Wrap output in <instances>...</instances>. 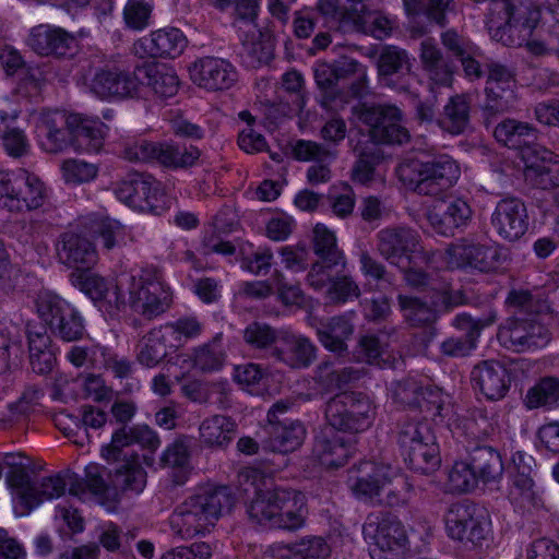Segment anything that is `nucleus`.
I'll return each mask as SVG.
<instances>
[{"mask_svg": "<svg viewBox=\"0 0 559 559\" xmlns=\"http://www.w3.org/2000/svg\"><path fill=\"white\" fill-rule=\"evenodd\" d=\"M447 253L456 266H469L480 272H491L499 267L501 254L498 248L462 239L448 247Z\"/></svg>", "mask_w": 559, "mask_h": 559, "instance_id": "bb28decb", "label": "nucleus"}, {"mask_svg": "<svg viewBox=\"0 0 559 559\" xmlns=\"http://www.w3.org/2000/svg\"><path fill=\"white\" fill-rule=\"evenodd\" d=\"M397 301L404 319L413 326L430 324L437 318L436 311L420 298L399 295Z\"/></svg>", "mask_w": 559, "mask_h": 559, "instance_id": "603ef678", "label": "nucleus"}, {"mask_svg": "<svg viewBox=\"0 0 559 559\" xmlns=\"http://www.w3.org/2000/svg\"><path fill=\"white\" fill-rule=\"evenodd\" d=\"M376 248L378 253L390 264L401 266L420 260V263L429 265L435 257L433 251H427L421 246L419 233L407 225H394L380 229L376 235Z\"/></svg>", "mask_w": 559, "mask_h": 559, "instance_id": "0eeeda50", "label": "nucleus"}, {"mask_svg": "<svg viewBox=\"0 0 559 559\" xmlns=\"http://www.w3.org/2000/svg\"><path fill=\"white\" fill-rule=\"evenodd\" d=\"M362 534L370 543L372 559H402L407 550L408 537L395 515L371 512L366 518Z\"/></svg>", "mask_w": 559, "mask_h": 559, "instance_id": "6e6552de", "label": "nucleus"}, {"mask_svg": "<svg viewBox=\"0 0 559 559\" xmlns=\"http://www.w3.org/2000/svg\"><path fill=\"white\" fill-rule=\"evenodd\" d=\"M10 481L16 487L15 511L27 514L44 501L57 499L64 495L67 481L60 474L41 477L32 481L28 472L19 471L10 476Z\"/></svg>", "mask_w": 559, "mask_h": 559, "instance_id": "4468645a", "label": "nucleus"}, {"mask_svg": "<svg viewBox=\"0 0 559 559\" xmlns=\"http://www.w3.org/2000/svg\"><path fill=\"white\" fill-rule=\"evenodd\" d=\"M437 122L441 130L451 135L463 134L471 123V97L466 94L451 96Z\"/></svg>", "mask_w": 559, "mask_h": 559, "instance_id": "e433bc0d", "label": "nucleus"}, {"mask_svg": "<svg viewBox=\"0 0 559 559\" xmlns=\"http://www.w3.org/2000/svg\"><path fill=\"white\" fill-rule=\"evenodd\" d=\"M394 480L401 483L403 488L408 487L405 480L396 478L391 466L382 463L360 462L349 472V487L354 496L369 501L378 499Z\"/></svg>", "mask_w": 559, "mask_h": 559, "instance_id": "a211bd4d", "label": "nucleus"}, {"mask_svg": "<svg viewBox=\"0 0 559 559\" xmlns=\"http://www.w3.org/2000/svg\"><path fill=\"white\" fill-rule=\"evenodd\" d=\"M466 437L475 440L486 439L497 431V424L484 408L468 411L461 420Z\"/></svg>", "mask_w": 559, "mask_h": 559, "instance_id": "864d4df0", "label": "nucleus"}, {"mask_svg": "<svg viewBox=\"0 0 559 559\" xmlns=\"http://www.w3.org/2000/svg\"><path fill=\"white\" fill-rule=\"evenodd\" d=\"M312 249L318 260H324L328 263H345V257L337 246L335 234L324 224L318 223L313 228Z\"/></svg>", "mask_w": 559, "mask_h": 559, "instance_id": "a18cd8bd", "label": "nucleus"}, {"mask_svg": "<svg viewBox=\"0 0 559 559\" xmlns=\"http://www.w3.org/2000/svg\"><path fill=\"white\" fill-rule=\"evenodd\" d=\"M41 147L48 153L61 152L70 136V114L63 111L43 112L37 122Z\"/></svg>", "mask_w": 559, "mask_h": 559, "instance_id": "2f4dec72", "label": "nucleus"}, {"mask_svg": "<svg viewBox=\"0 0 559 559\" xmlns=\"http://www.w3.org/2000/svg\"><path fill=\"white\" fill-rule=\"evenodd\" d=\"M36 306L39 317L56 337L63 342H76L84 336L82 316L64 299L51 293H41Z\"/></svg>", "mask_w": 559, "mask_h": 559, "instance_id": "f8f14e48", "label": "nucleus"}, {"mask_svg": "<svg viewBox=\"0 0 559 559\" xmlns=\"http://www.w3.org/2000/svg\"><path fill=\"white\" fill-rule=\"evenodd\" d=\"M540 21V9L536 0H502L496 8L488 9L489 31L514 27L531 35Z\"/></svg>", "mask_w": 559, "mask_h": 559, "instance_id": "f3484780", "label": "nucleus"}, {"mask_svg": "<svg viewBox=\"0 0 559 559\" xmlns=\"http://www.w3.org/2000/svg\"><path fill=\"white\" fill-rule=\"evenodd\" d=\"M57 255L61 263L76 270H90L97 261L93 243L74 233H63L57 242Z\"/></svg>", "mask_w": 559, "mask_h": 559, "instance_id": "7c9ffc66", "label": "nucleus"}, {"mask_svg": "<svg viewBox=\"0 0 559 559\" xmlns=\"http://www.w3.org/2000/svg\"><path fill=\"white\" fill-rule=\"evenodd\" d=\"M63 179L68 183H83L93 180L98 173L97 165L80 159H67L61 166Z\"/></svg>", "mask_w": 559, "mask_h": 559, "instance_id": "e2e57ef3", "label": "nucleus"}, {"mask_svg": "<svg viewBox=\"0 0 559 559\" xmlns=\"http://www.w3.org/2000/svg\"><path fill=\"white\" fill-rule=\"evenodd\" d=\"M355 326L352 313L332 317L317 328V336L322 346L337 357L348 354L347 341L352 337Z\"/></svg>", "mask_w": 559, "mask_h": 559, "instance_id": "473e14b6", "label": "nucleus"}, {"mask_svg": "<svg viewBox=\"0 0 559 559\" xmlns=\"http://www.w3.org/2000/svg\"><path fill=\"white\" fill-rule=\"evenodd\" d=\"M294 156L298 160L313 162L308 168L307 179L311 185H319L330 181V164L336 158V150L313 141L299 140L293 148Z\"/></svg>", "mask_w": 559, "mask_h": 559, "instance_id": "c85d7f7f", "label": "nucleus"}, {"mask_svg": "<svg viewBox=\"0 0 559 559\" xmlns=\"http://www.w3.org/2000/svg\"><path fill=\"white\" fill-rule=\"evenodd\" d=\"M90 88L103 99L132 97L139 88L138 67L133 71L116 64L99 68L91 81Z\"/></svg>", "mask_w": 559, "mask_h": 559, "instance_id": "412c9836", "label": "nucleus"}, {"mask_svg": "<svg viewBox=\"0 0 559 559\" xmlns=\"http://www.w3.org/2000/svg\"><path fill=\"white\" fill-rule=\"evenodd\" d=\"M170 342V349L177 350L189 340L201 335L202 323L195 317H182L160 325Z\"/></svg>", "mask_w": 559, "mask_h": 559, "instance_id": "49530a36", "label": "nucleus"}, {"mask_svg": "<svg viewBox=\"0 0 559 559\" xmlns=\"http://www.w3.org/2000/svg\"><path fill=\"white\" fill-rule=\"evenodd\" d=\"M326 295L330 301L344 304L349 298H357L360 295V288L350 276L342 275L332 278Z\"/></svg>", "mask_w": 559, "mask_h": 559, "instance_id": "774afa93", "label": "nucleus"}, {"mask_svg": "<svg viewBox=\"0 0 559 559\" xmlns=\"http://www.w3.org/2000/svg\"><path fill=\"white\" fill-rule=\"evenodd\" d=\"M107 130V126L99 119L70 114V141L79 152H99L104 145Z\"/></svg>", "mask_w": 559, "mask_h": 559, "instance_id": "c756f323", "label": "nucleus"}, {"mask_svg": "<svg viewBox=\"0 0 559 559\" xmlns=\"http://www.w3.org/2000/svg\"><path fill=\"white\" fill-rule=\"evenodd\" d=\"M247 513L261 526L295 531L305 523L306 497L294 489H260L249 502Z\"/></svg>", "mask_w": 559, "mask_h": 559, "instance_id": "20e7f679", "label": "nucleus"}, {"mask_svg": "<svg viewBox=\"0 0 559 559\" xmlns=\"http://www.w3.org/2000/svg\"><path fill=\"white\" fill-rule=\"evenodd\" d=\"M282 331L265 322L253 321L245 328L243 341L250 348L272 359V350L277 346Z\"/></svg>", "mask_w": 559, "mask_h": 559, "instance_id": "c03bdc74", "label": "nucleus"}, {"mask_svg": "<svg viewBox=\"0 0 559 559\" xmlns=\"http://www.w3.org/2000/svg\"><path fill=\"white\" fill-rule=\"evenodd\" d=\"M91 228L102 239L104 247L108 250L116 246L126 245L127 229L116 219L108 217L97 218L93 222Z\"/></svg>", "mask_w": 559, "mask_h": 559, "instance_id": "4d7b16f0", "label": "nucleus"}, {"mask_svg": "<svg viewBox=\"0 0 559 559\" xmlns=\"http://www.w3.org/2000/svg\"><path fill=\"white\" fill-rule=\"evenodd\" d=\"M498 340L503 347L524 353L545 347L551 340V333L536 318L511 317L499 329Z\"/></svg>", "mask_w": 559, "mask_h": 559, "instance_id": "dca6fc26", "label": "nucleus"}, {"mask_svg": "<svg viewBox=\"0 0 559 559\" xmlns=\"http://www.w3.org/2000/svg\"><path fill=\"white\" fill-rule=\"evenodd\" d=\"M476 512V507L468 501L452 503L444 515L448 535L461 542L481 543L486 538L487 530Z\"/></svg>", "mask_w": 559, "mask_h": 559, "instance_id": "4be33fe9", "label": "nucleus"}, {"mask_svg": "<svg viewBox=\"0 0 559 559\" xmlns=\"http://www.w3.org/2000/svg\"><path fill=\"white\" fill-rule=\"evenodd\" d=\"M192 82L207 91L230 88L238 79L235 67L227 60L215 57H203L189 67Z\"/></svg>", "mask_w": 559, "mask_h": 559, "instance_id": "5701e85b", "label": "nucleus"}, {"mask_svg": "<svg viewBox=\"0 0 559 559\" xmlns=\"http://www.w3.org/2000/svg\"><path fill=\"white\" fill-rule=\"evenodd\" d=\"M41 395L43 392L37 386H26L16 402L8 404L4 411H0V421L11 424L26 417Z\"/></svg>", "mask_w": 559, "mask_h": 559, "instance_id": "5fc2aeb1", "label": "nucleus"}, {"mask_svg": "<svg viewBox=\"0 0 559 559\" xmlns=\"http://www.w3.org/2000/svg\"><path fill=\"white\" fill-rule=\"evenodd\" d=\"M116 195L120 201L140 212L159 214L165 205L160 182L144 173L129 174L119 182Z\"/></svg>", "mask_w": 559, "mask_h": 559, "instance_id": "2eb2a0df", "label": "nucleus"}, {"mask_svg": "<svg viewBox=\"0 0 559 559\" xmlns=\"http://www.w3.org/2000/svg\"><path fill=\"white\" fill-rule=\"evenodd\" d=\"M317 346L305 335L282 331L272 359L290 369H306L317 359Z\"/></svg>", "mask_w": 559, "mask_h": 559, "instance_id": "a878e982", "label": "nucleus"}, {"mask_svg": "<svg viewBox=\"0 0 559 559\" xmlns=\"http://www.w3.org/2000/svg\"><path fill=\"white\" fill-rule=\"evenodd\" d=\"M115 486L122 490L141 492L146 484V473L136 462H127L115 473Z\"/></svg>", "mask_w": 559, "mask_h": 559, "instance_id": "13d9d810", "label": "nucleus"}, {"mask_svg": "<svg viewBox=\"0 0 559 559\" xmlns=\"http://www.w3.org/2000/svg\"><path fill=\"white\" fill-rule=\"evenodd\" d=\"M27 44L39 56L59 59L73 57L78 47L73 34L43 24L32 28Z\"/></svg>", "mask_w": 559, "mask_h": 559, "instance_id": "b1692460", "label": "nucleus"}, {"mask_svg": "<svg viewBox=\"0 0 559 559\" xmlns=\"http://www.w3.org/2000/svg\"><path fill=\"white\" fill-rule=\"evenodd\" d=\"M112 307L121 310L127 305L146 320H153L165 313L173 305V293L165 283L163 271L155 265L143 267L139 276L122 273L118 276Z\"/></svg>", "mask_w": 559, "mask_h": 559, "instance_id": "f03ea898", "label": "nucleus"}, {"mask_svg": "<svg viewBox=\"0 0 559 559\" xmlns=\"http://www.w3.org/2000/svg\"><path fill=\"white\" fill-rule=\"evenodd\" d=\"M448 481L452 491L463 493L475 489L479 479L466 459V461H456L453 464L448 475Z\"/></svg>", "mask_w": 559, "mask_h": 559, "instance_id": "052dcab7", "label": "nucleus"}, {"mask_svg": "<svg viewBox=\"0 0 559 559\" xmlns=\"http://www.w3.org/2000/svg\"><path fill=\"white\" fill-rule=\"evenodd\" d=\"M152 5L144 0H128L123 9L126 25L134 31H142L150 24Z\"/></svg>", "mask_w": 559, "mask_h": 559, "instance_id": "0e129e2a", "label": "nucleus"}, {"mask_svg": "<svg viewBox=\"0 0 559 559\" xmlns=\"http://www.w3.org/2000/svg\"><path fill=\"white\" fill-rule=\"evenodd\" d=\"M495 139L504 146L520 151L525 169L540 178L544 189L559 186L558 155L536 143L538 131L527 122L504 119L493 128Z\"/></svg>", "mask_w": 559, "mask_h": 559, "instance_id": "7ed1b4c3", "label": "nucleus"}, {"mask_svg": "<svg viewBox=\"0 0 559 559\" xmlns=\"http://www.w3.org/2000/svg\"><path fill=\"white\" fill-rule=\"evenodd\" d=\"M139 85L146 84L160 98H169L179 90V78L167 64L143 63L138 66Z\"/></svg>", "mask_w": 559, "mask_h": 559, "instance_id": "c9c22d12", "label": "nucleus"}, {"mask_svg": "<svg viewBox=\"0 0 559 559\" xmlns=\"http://www.w3.org/2000/svg\"><path fill=\"white\" fill-rule=\"evenodd\" d=\"M236 501L228 486L207 485L187 497L171 512V532L182 538L204 536L216 525L224 512H229Z\"/></svg>", "mask_w": 559, "mask_h": 559, "instance_id": "f257e3e1", "label": "nucleus"}, {"mask_svg": "<svg viewBox=\"0 0 559 559\" xmlns=\"http://www.w3.org/2000/svg\"><path fill=\"white\" fill-rule=\"evenodd\" d=\"M312 452L322 466L334 468L347 462L349 447L337 430L328 427L316 437Z\"/></svg>", "mask_w": 559, "mask_h": 559, "instance_id": "f704fd0d", "label": "nucleus"}, {"mask_svg": "<svg viewBox=\"0 0 559 559\" xmlns=\"http://www.w3.org/2000/svg\"><path fill=\"white\" fill-rule=\"evenodd\" d=\"M47 198L45 183L26 169L0 171V203L10 212L40 207Z\"/></svg>", "mask_w": 559, "mask_h": 559, "instance_id": "9d476101", "label": "nucleus"}, {"mask_svg": "<svg viewBox=\"0 0 559 559\" xmlns=\"http://www.w3.org/2000/svg\"><path fill=\"white\" fill-rule=\"evenodd\" d=\"M472 383L490 401L503 399L511 385L508 369L495 359L483 360L471 372Z\"/></svg>", "mask_w": 559, "mask_h": 559, "instance_id": "cd10ccee", "label": "nucleus"}, {"mask_svg": "<svg viewBox=\"0 0 559 559\" xmlns=\"http://www.w3.org/2000/svg\"><path fill=\"white\" fill-rule=\"evenodd\" d=\"M467 459L479 481L484 484L496 483L503 475L501 454L493 447L476 445L468 451Z\"/></svg>", "mask_w": 559, "mask_h": 559, "instance_id": "4c0bfd02", "label": "nucleus"}, {"mask_svg": "<svg viewBox=\"0 0 559 559\" xmlns=\"http://www.w3.org/2000/svg\"><path fill=\"white\" fill-rule=\"evenodd\" d=\"M188 45L185 34L176 27H166L152 32L133 45L135 55L140 58L175 59Z\"/></svg>", "mask_w": 559, "mask_h": 559, "instance_id": "393cba45", "label": "nucleus"}, {"mask_svg": "<svg viewBox=\"0 0 559 559\" xmlns=\"http://www.w3.org/2000/svg\"><path fill=\"white\" fill-rule=\"evenodd\" d=\"M107 415L102 409L94 406H84L82 414V423L84 427H79L76 431L64 429L63 432L69 438H74L73 442L79 445H84L88 439L86 427L100 428L105 425Z\"/></svg>", "mask_w": 559, "mask_h": 559, "instance_id": "680f3d73", "label": "nucleus"}, {"mask_svg": "<svg viewBox=\"0 0 559 559\" xmlns=\"http://www.w3.org/2000/svg\"><path fill=\"white\" fill-rule=\"evenodd\" d=\"M457 163L448 154L435 155L427 160L406 159L397 167V175L411 191L437 197L455 185L460 178Z\"/></svg>", "mask_w": 559, "mask_h": 559, "instance_id": "39448f33", "label": "nucleus"}, {"mask_svg": "<svg viewBox=\"0 0 559 559\" xmlns=\"http://www.w3.org/2000/svg\"><path fill=\"white\" fill-rule=\"evenodd\" d=\"M332 364L329 361L321 362L316 370V379L318 382L328 386H335L342 389L346 385L353 384L365 377V368L358 367H343L337 370H332Z\"/></svg>", "mask_w": 559, "mask_h": 559, "instance_id": "de8ad7c7", "label": "nucleus"}, {"mask_svg": "<svg viewBox=\"0 0 559 559\" xmlns=\"http://www.w3.org/2000/svg\"><path fill=\"white\" fill-rule=\"evenodd\" d=\"M473 211L462 198H447L436 201L426 212L429 226L439 235L453 237L471 222Z\"/></svg>", "mask_w": 559, "mask_h": 559, "instance_id": "6ab92c4d", "label": "nucleus"}, {"mask_svg": "<svg viewBox=\"0 0 559 559\" xmlns=\"http://www.w3.org/2000/svg\"><path fill=\"white\" fill-rule=\"evenodd\" d=\"M324 414L331 428L358 433L371 427L376 419V407L362 393L342 392L328 401Z\"/></svg>", "mask_w": 559, "mask_h": 559, "instance_id": "1a4fd4ad", "label": "nucleus"}, {"mask_svg": "<svg viewBox=\"0 0 559 559\" xmlns=\"http://www.w3.org/2000/svg\"><path fill=\"white\" fill-rule=\"evenodd\" d=\"M286 550V556L290 559H325L330 555V547L321 537H310L289 544Z\"/></svg>", "mask_w": 559, "mask_h": 559, "instance_id": "bf43d9fd", "label": "nucleus"}, {"mask_svg": "<svg viewBox=\"0 0 559 559\" xmlns=\"http://www.w3.org/2000/svg\"><path fill=\"white\" fill-rule=\"evenodd\" d=\"M266 447L278 453H288L298 449L304 442L306 430L300 421H289L286 426L267 428Z\"/></svg>", "mask_w": 559, "mask_h": 559, "instance_id": "a19ab883", "label": "nucleus"}, {"mask_svg": "<svg viewBox=\"0 0 559 559\" xmlns=\"http://www.w3.org/2000/svg\"><path fill=\"white\" fill-rule=\"evenodd\" d=\"M493 319H473L466 313L456 316L454 325L464 333L461 336H452L441 344V352L451 357L467 355L476 346V340L481 329L490 325Z\"/></svg>", "mask_w": 559, "mask_h": 559, "instance_id": "72a5a7b5", "label": "nucleus"}, {"mask_svg": "<svg viewBox=\"0 0 559 559\" xmlns=\"http://www.w3.org/2000/svg\"><path fill=\"white\" fill-rule=\"evenodd\" d=\"M559 401V379L555 377L542 378L532 386L524 399L528 409L556 405Z\"/></svg>", "mask_w": 559, "mask_h": 559, "instance_id": "8fccbe9b", "label": "nucleus"}, {"mask_svg": "<svg viewBox=\"0 0 559 559\" xmlns=\"http://www.w3.org/2000/svg\"><path fill=\"white\" fill-rule=\"evenodd\" d=\"M358 119L368 128L373 143L402 145L409 141V132L403 124V111L392 104H364Z\"/></svg>", "mask_w": 559, "mask_h": 559, "instance_id": "9b49d317", "label": "nucleus"}, {"mask_svg": "<svg viewBox=\"0 0 559 559\" xmlns=\"http://www.w3.org/2000/svg\"><path fill=\"white\" fill-rule=\"evenodd\" d=\"M200 442L206 448H225L237 435V424L228 416L213 415L199 428Z\"/></svg>", "mask_w": 559, "mask_h": 559, "instance_id": "58836bf2", "label": "nucleus"}, {"mask_svg": "<svg viewBox=\"0 0 559 559\" xmlns=\"http://www.w3.org/2000/svg\"><path fill=\"white\" fill-rule=\"evenodd\" d=\"M200 155L199 148L193 145L180 147L174 144L159 143L157 163L169 168H187L193 166Z\"/></svg>", "mask_w": 559, "mask_h": 559, "instance_id": "09e8293b", "label": "nucleus"}, {"mask_svg": "<svg viewBox=\"0 0 559 559\" xmlns=\"http://www.w3.org/2000/svg\"><path fill=\"white\" fill-rule=\"evenodd\" d=\"M170 342L163 328L151 329L138 343L136 360L147 368L158 366L168 355Z\"/></svg>", "mask_w": 559, "mask_h": 559, "instance_id": "ea45409f", "label": "nucleus"}, {"mask_svg": "<svg viewBox=\"0 0 559 559\" xmlns=\"http://www.w3.org/2000/svg\"><path fill=\"white\" fill-rule=\"evenodd\" d=\"M79 286L93 301L100 302V307H104L108 313L118 311L109 302V299H114L112 293L115 288L110 290V286L105 278L96 274H85L80 276Z\"/></svg>", "mask_w": 559, "mask_h": 559, "instance_id": "6e6d98bb", "label": "nucleus"}, {"mask_svg": "<svg viewBox=\"0 0 559 559\" xmlns=\"http://www.w3.org/2000/svg\"><path fill=\"white\" fill-rule=\"evenodd\" d=\"M506 302L512 310V317L536 318V316L550 311L548 300L543 298L539 292L533 294L526 289H512L509 292Z\"/></svg>", "mask_w": 559, "mask_h": 559, "instance_id": "37998d69", "label": "nucleus"}, {"mask_svg": "<svg viewBox=\"0 0 559 559\" xmlns=\"http://www.w3.org/2000/svg\"><path fill=\"white\" fill-rule=\"evenodd\" d=\"M485 69L487 80L483 117L485 126L489 128L496 116L509 110L513 106L516 99L514 93L516 80L514 70L498 61H487Z\"/></svg>", "mask_w": 559, "mask_h": 559, "instance_id": "ddd939ff", "label": "nucleus"}, {"mask_svg": "<svg viewBox=\"0 0 559 559\" xmlns=\"http://www.w3.org/2000/svg\"><path fill=\"white\" fill-rule=\"evenodd\" d=\"M397 443L411 469L429 475L440 467L439 445L427 423H404L397 433Z\"/></svg>", "mask_w": 559, "mask_h": 559, "instance_id": "423d86ee", "label": "nucleus"}, {"mask_svg": "<svg viewBox=\"0 0 559 559\" xmlns=\"http://www.w3.org/2000/svg\"><path fill=\"white\" fill-rule=\"evenodd\" d=\"M510 487L508 491L509 499L519 506L526 503L534 504L536 499L535 481L533 477L526 475H509Z\"/></svg>", "mask_w": 559, "mask_h": 559, "instance_id": "69168bd1", "label": "nucleus"}, {"mask_svg": "<svg viewBox=\"0 0 559 559\" xmlns=\"http://www.w3.org/2000/svg\"><path fill=\"white\" fill-rule=\"evenodd\" d=\"M188 358L193 369L203 373L215 372L224 366L226 353L219 337L216 336L209 343L192 348Z\"/></svg>", "mask_w": 559, "mask_h": 559, "instance_id": "79ce46f5", "label": "nucleus"}, {"mask_svg": "<svg viewBox=\"0 0 559 559\" xmlns=\"http://www.w3.org/2000/svg\"><path fill=\"white\" fill-rule=\"evenodd\" d=\"M159 143L139 140L127 143L121 152V156L134 163L157 162Z\"/></svg>", "mask_w": 559, "mask_h": 559, "instance_id": "338daca9", "label": "nucleus"}, {"mask_svg": "<svg viewBox=\"0 0 559 559\" xmlns=\"http://www.w3.org/2000/svg\"><path fill=\"white\" fill-rule=\"evenodd\" d=\"M411 68L412 63L405 49L397 46H384L381 48L377 60L379 76L390 78L403 72V70L409 73Z\"/></svg>", "mask_w": 559, "mask_h": 559, "instance_id": "3c124183", "label": "nucleus"}, {"mask_svg": "<svg viewBox=\"0 0 559 559\" xmlns=\"http://www.w3.org/2000/svg\"><path fill=\"white\" fill-rule=\"evenodd\" d=\"M490 225L504 241L513 242L522 238L530 225L524 202L515 197L501 199L491 213Z\"/></svg>", "mask_w": 559, "mask_h": 559, "instance_id": "aec40b11", "label": "nucleus"}]
</instances>
